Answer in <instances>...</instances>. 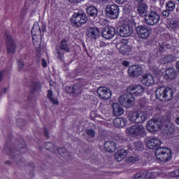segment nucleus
I'll use <instances>...</instances> for the list:
<instances>
[{"label": "nucleus", "mask_w": 179, "mask_h": 179, "mask_svg": "<svg viewBox=\"0 0 179 179\" xmlns=\"http://www.w3.org/2000/svg\"><path fill=\"white\" fill-rule=\"evenodd\" d=\"M174 62V57L172 55H167L164 56L161 62L164 65H166V64H169V62Z\"/></svg>", "instance_id": "c9c22d12"}, {"label": "nucleus", "mask_w": 179, "mask_h": 179, "mask_svg": "<svg viewBox=\"0 0 179 179\" xmlns=\"http://www.w3.org/2000/svg\"><path fill=\"white\" fill-rule=\"evenodd\" d=\"M143 68L139 64H133L129 66L127 73L130 78H138L142 75Z\"/></svg>", "instance_id": "ddd939ff"}, {"label": "nucleus", "mask_w": 179, "mask_h": 179, "mask_svg": "<svg viewBox=\"0 0 179 179\" xmlns=\"http://www.w3.org/2000/svg\"><path fill=\"white\" fill-rule=\"evenodd\" d=\"M145 179L155 178V172H150L148 171H144Z\"/></svg>", "instance_id": "49530a36"}, {"label": "nucleus", "mask_w": 179, "mask_h": 179, "mask_svg": "<svg viewBox=\"0 0 179 179\" xmlns=\"http://www.w3.org/2000/svg\"><path fill=\"white\" fill-rule=\"evenodd\" d=\"M17 127H19L20 129H23L24 128V125L27 124V122L24 119L18 118L16 120Z\"/></svg>", "instance_id": "ea45409f"}, {"label": "nucleus", "mask_w": 179, "mask_h": 179, "mask_svg": "<svg viewBox=\"0 0 179 179\" xmlns=\"http://www.w3.org/2000/svg\"><path fill=\"white\" fill-rule=\"evenodd\" d=\"M135 101V97L129 94H123L120 96L119 102L122 106L131 108L132 104Z\"/></svg>", "instance_id": "4468645a"}, {"label": "nucleus", "mask_w": 179, "mask_h": 179, "mask_svg": "<svg viewBox=\"0 0 179 179\" xmlns=\"http://www.w3.org/2000/svg\"><path fill=\"white\" fill-rule=\"evenodd\" d=\"M115 128H124L128 124V120L124 117H116L113 121Z\"/></svg>", "instance_id": "b1692460"}, {"label": "nucleus", "mask_w": 179, "mask_h": 179, "mask_svg": "<svg viewBox=\"0 0 179 179\" xmlns=\"http://www.w3.org/2000/svg\"><path fill=\"white\" fill-rule=\"evenodd\" d=\"M170 176L173 178L179 177V169L171 172Z\"/></svg>", "instance_id": "09e8293b"}, {"label": "nucleus", "mask_w": 179, "mask_h": 179, "mask_svg": "<svg viewBox=\"0 0 179 179\" xmlns=\"http://www.w3.org/2000/svg\"><path fill=\"white\" fill-rule=\"evenodd\" d=\"M166 135H171V134H173V132L171 131V128H169V126H166Z\"/></svg>", "instance_id": "4d7b16f0"}, {"label": "nucleus", "mask_w": 179, "mask_h": 179, "mask_svg": "<svg viewBox=\"0 0 179 179\" xmlns=\"http://www.w3.org/2000/svg\"><path fill=\"white\" fill-rule=\"evenodd\" d=\"M3 92H4V93H6V92H8V88H4Z\"/></svg>", "instance_id": "774afa93"}, {"label": "nucleus", "mask_w": 179, "mask_h": 179, "mask_svg": "<svg viewBox=\"0 0 179 179\" xmlns=\"http://www.w3.org/2000/svg\"><path fill=\"white\" fill-rule=\"evenodd\" d=\"M128 155V150L122 149L120 150L115 154V159L117 160V162H122L125 157H127Z\"/></svg>", "instance_id": "bb28decb"}, {"label": "nucleus", "mask_w": 179, "mask_h": 179, "mask_svg": "<svg viewBox=\"0 0 179 179\" xmlns=\"http://www.w3.org/2000/svg\"><path fill=\"white\" fill-rule=\"evenodd\" d=\"M29 167H31V170L34 171V169H36V165L33 162H30L28 164Z\"/></svg>", "instance_id": "052dcab7"}, {"label": "nucleus", "mask_w": 179, "mask_h": 179, "mask_svg": "<svg viewBox=\"0 0 179 179\" xmlns=\"http://www.w3.org/2000/svg\"><path fill=\"white\" fill-rule=\"evenodd\" d=\"M59 50L62 51H65L66 52H70L71 49H69V46H68V41L65 38H63L59 44Z\"/></svg>", "instance_id": "2f4dec72"}, {"label": "nucleus", "mask_w": 179, "mask_h": 179, "mask_svg": "<svg viewBox=\"0 0 179 179\" xmlns=\"http://www.w3.org/2000/svg\"><path fill=\"white\" fill-rule=\"evenodd\" d=\"M134 150H137L138 152L143 150V143H142L141 141L134 143Z\"/></svg>", "instance_id": "a19ab883"}, {"label": "nucleus", "mask_w": 179, "mask_h": 179, "mask_svg": "<svg viewBox=\"0 0 179 179\" xmlns=\"http://www.w3.org/2000/svg\"><path fill=\"white\" fill-rule=\"evenodd\" d=\"M66 92L68 94H78L79 93V85L78 84H75L73 86H66Z\"/></svg>", "instance_id": "7c9ffc66"}, {"label": "nucleus", "mask_w": 179, "mask_h": 179, "mask_svg": "<svg viewBox=\"0 0 179 179\" xmlns=\"http://www.w3.org/2000/svg\"><path fill=\"white\" fill-rule=\"evenodd\" d=\"M148 103V99L145 97H141L138 100V104L141 108H145L146 103Z\"/></svg>", "instance_id": "c03bdc74"}, {"label": "nucleus", "mask_w": 179, "mask_h": 179, "mask_svg": "<svg viewBox=\"0 0 179 179\" xmlns=\"http://www.w3.org/2000/svg\"><path fill=\"white\" fill-rule=\"evenodd\" d=\"M57 151L62 157L65 158V156H68V150L65 148H57Z\"/></svg>", "instance_id": "79ce46f5"}, {"label": "nucleus", "mask_w": 179, "mask_h": 179, "mask_svg": "<svg viewBox=\"0 0 179 179\" xmlns=\"http://www.w3.org/2000/svg\"><path fill=\"white\" fill-rule=\"evenodd\" d=\"M146 129L143 125L136 124L132 125L126 129V133L131 138H136L137 136H145Z\"/></svg>", "instance_id": "423d86ee"}, {"label": "nucleus", "mask_w": 179, "mask_h": 179, "mask_svg": "<svg viewBox=\"0 0 179 179\" xmlns=\"http://www.w3.org/2000/svg\"><path fill=\"white\" fill-rule=\"evenodd\" d=\"M117 30L121 37H129L134 33V28L129 24H123Z\"/></svg>", "instance_id": "dca6fc26"}, {"label": "nucleus", "mask_w": 179, "mask_h": 179, "mask_svg": "<svg viewBox=\"0 0 179 179\" xmlns=\"http://www.w3.org/2000/svg\"><path fill=\"white\" fill-rule=\"evenodd\" d=\"M145 145L148 149L152 150H157L160 149V145H162V141L157 137L150 136L145 139Z\"/></svg>", "instance_id": "9b49d317"}, {"label": "nucleus", "mask_w": 179, "mask_h": 179, "mask_svg": "<svg viewBox=\"0 0 179 179\" xmlns=\"http://www.w3.org/2000/svg\"><path fill=\"white\" fill-rule=\"evenodd\" d=\"M145 93V88L141 85H136L134 96H142Z\"/></svg>", "instance_id": "e433bc0d"}, {"label": "nucleus", "mask_w": 179, "mask_h": 179, "mask_svg": "<svg viewBox=\"0 0 179 179\" xmlns=\"http://www.w3.org/2000/svg\"><path fill=\"white\" fill-rule=\"evenodd\" d=\"M136 90V85H131L127 88V93L129 94V96H132L133 97L134 96H135Z\"/></svg>", "instance_id": "58836bf2"}, {"label": "nucleus", "mask_w": 179, "mask_h": 179, "mask_svg": "<svg viewBox=\"0 0 179 179\" xmlns=\"http://www.w3.org/2000/svg\"><path fill=\"white\" fill-rule=\"evenodd\" d=\"M169 29L173 31H177L179 29L178 21L172 20L169 24Z\"/></svg>", "instance_id": "f704fd0d"}, {"label": "nucleus", "mask_w": 179, "mask_h": 179, "mask_svg": "<svg viewBox=\"0 0 179 179\" xmlns=\"http://www.w3.org/2000/svg\"><path fill=\"white\" fill-rule=\"evenodd\" d=\"M155 156L159 163H167L171 159V150L167 147H160L155 150Z\"/></svg>", "instance_id": "7ed1b4c3"}, {"label": "nucleus", "mask_w": 179, "mask_h": 179, "mask_svg": "<svg viewBox=\"0 0 179 179\" xmlns=\"http://www.w3.org/2000/svg\"><path fill=\"white\" fill-rule=\"evenodd\" d=\"M113 115L115 117H120V115H122L124 114V108L120 103H114L112 106Z\"/></svg>", "instance_id": "a878e982"}, {"label": "nucleus", "mask_w": 179, "mask_h": 179, "mask_svg": "<svg viewBox=\"0 0 179 179\" xmlns=\"http://www.w3.org/2000/svg\"><path fill=\"white\" fill-rule=\"evenodd\" d=\"M99 29L96 27L90 28L87 34L88 38L90 40H97V36H99Z\"/></svg>", "instance_id": "cd10ccee"}, {"label": "nucleus", "mask_w": 179, "mask_h": 179, "mask_svg": "<svg viewBox=\"0 0 179 179\" xmlns=\"http://www.w3.org/2000/svg\"><path fill=\"white\" fill-rule=\"evenodd\" d=\"M136 13H138L141 17H143V16L145 17L148 13V4L142 2L138 3L136 6V12L134 10L129 11V16L131 18L135 17V16H136Z\"/></svg>", "instance_id": "1a4fd4ad"}, {"label": "nucleus", "mask_w": 179, "mask_h": 179, "mask_svg": "<svg viewBox=\"0 0 179 179\" xmlns=\"http://www.w3.org/2000/svg\"><path fill=\"white\" fill-rule=\"evenodd\" d=\"M41 83L40 81H32L31 83V90L29 92V95L27 97L28 101H31L33 100V96L34 93H37V92H40L41 90Z\"/></svg>", "instance_id": "a211bd4d"}, {"label": "nucleus", "mask_w": 179, "mask_h": 179, "mask_svg": "<svg viewBox=\"0 0 179 179\" xmlns=\"http://www.w3.org/2000/svg\"><path fill=\"white\" fill-rule=\"evenodd\" d=\"M31 33L34 40L36 38V36H41V28H40V25H38V24H34L31 30Z\"/></svg>", "instance_id": "c756f323"}, {"label": "nucleus", "mask_w": 179, "mask_h": 179, "mask_svg": "<svg viewBox=\"0 0 179 179\" xmlns=\"http://www.w3.org/2000/svg\"><path fill=\"white\" fill-rule=\"evenodd\" d=\"M6 45L7 46V54H15L17 45L15 43V40L12 38V36L8 32L5 33Z\"/></svg>", "instance_id": "f8f14e48"}, {"label": "nucleus", "mask_w": 179, "mask_h": 179, "mask_svg": "<svg viewBox=\"0 0 179 179\" xmlns=\"http://www.w3.org/2000/svg\"><path fill=\"white\" fill-rule=\"evenodd\" d=\"M128 119L134 124H142L148 120V113L145 112H127Z\"/></svg>", "instance_id": "39448f33"}, {"label": "nucleus", "mask_w": 179, "mask_h": 179, "mask_svg": "<svg viewBox=\"0 0 179 179\" xmlns=\"http://www.w3.org/2000/svg\"><path fill=\"white\" fill-rule=\"evenodd\" d=\"M162 75L166 80H174L177 78L178 73L174 68L169 67L162 73Z\"/></svg>", "instance_id": "aec40b11"}, {"label": "nucleus", "mask_w": 179, "mask_h": 179, "mask_svg": "<svg viewBox=\"0 0 179 179\" xmlns=\"http://www.w3.org/2000/svg\"><path fill=\"white\" fill-rule=\"evenodd\" d=\"M103 146L105 150L108 153H114L117 150V144L111 141H106Z\"/></svg>", "instance_id": "393cba45"}, {"label": "nucleus", "mask_w": 179, "mask_h": 179, "mask_svg": "<svg viewBox=\"0 0 179 179\" xmlns=\"http://www.w3.org/2000/svg\"><path fill=\"white\" fill-rule=\"evenodd\" d=\"M138 160H139L138 157L131 156V157H129V162L130 163H136V162H138Z\"/></svg>", "instance_id": "8fccbe9b"}, {"label": "nucleus", "mask_w": 179, "mask_h": 179, "mask_svg": "<svg viewBox=\"0 0 179 179\" xmlns=\"http://www.w3.org/2000/svg\"><path fill=\"white\" fill-rule=\"evenodd\" d=\"M141 83L144 85V86L150 87V86L155 85V77H153L152 74H145L142 76Z\"/></svg>", "instance_id": "5701e85b"}, {"label": "nucleus", "mask_w": 179, "mask_h": 179, "mask_svg": "<svg viewBox=\"0 0 179 179\" xmlns=\"http://www.w3.org/2000/svg\"><path fill=\"white\" fill-rule=\"evenodd\" d=\"M159 3L161 6H163L164 5V0H159Z\"/></svg>", "instance_id": "0e129e2a"}, {"label": "nucleus", "mask_w": 179, "mask_h": 179, "mask_svg": "<svg viewBox=\"0 0 179 179\" xmlns=\"http://www.w3.org/2000/svg\"><path fill=\"white\" fill-rule=\"evenodd\" d=\"M50 101H51L54 106H58L59 104V101L57 99L52 98V99H50Z\"/></svg>", "instance_id": "6e6d98bb"}, {"label": "nucleus", "mask_w": 179, "mask_h": 179, "mask_svg": "<svg viewBox=\"0 0 179 179\" xmlns=\"http://www.w3.org/2000/svg\"><path fill=\"white\" fill-rule=\"evenodd\" d=\"M5 73V70H2L0 71V82H2V80L3 79V74Z\"/></svg>", "instance_id": "680f3d73"}, {"label": "nucleus", "mask_w": 179, "mask_h": 179, "mask_svg": "<svg viewBox=\"0 0 179 179\" xmlns=\"http://www.w3.org/2000/svg\"><path fill=\"white\" fill-rule=\"evenodd\" d=\"M5 164H8V166H10V164H12V162L10 161H6L5 162Z\"/></svg>", "instance_id": "69168bd1"}, {"label": "nucleus", "mask_w": 179, "mask_h": 179, "mask_svg": "<svg viewBox=\"0 0 179 179\" xmlns=\"http://www.w3.org/2000/svg\"><path fill=\"white\" fill-rule=\"evenodd\" d=\"M115 28L113 27H106L103 30H102V37L106 40H111L115 36Z\"/></svg>", "instance_id": "4be33fe9"}, {"label": "nucleus", "mask_w": 179, "mask_h": 179, "mask_svg": "<svg viewBox=\"0 0 179 179\" xmlns=\"http://www.w3.org/2000/svg\"><path fill=\"white\" fill-rule=\"evenodd\" d=\"M44 148L46 150H49V152H52V150H55V145L51 142L45 143L44 145Z\"/></svg>", "instance_id": "37998d69"}, {"label": "nucleus", "mask_w": 179, "mask_h": 179, "mask_svg": "<svg viewBox=\"0 0 179 179\" xmlns=\"http://www.w3.org/2000/svg\"><path fill=\"white\" fill-rule=\"evenodd\" d=\"M55 57L57 59H59L60 61H64V51L61 49H56Z\"/></svg>", "instance_id": "4c0bfd02"}, {"label": "nucleus", "mask_w": 179, "mask_h": 179, "mask_svg": "<svg viewBox=\"0 0 179 179\" xmlns=\"http://www.w3.org/2000/svg\"><path fill=\"white\" fill-rule=\"evenodd\" d=\"M160 127L161 126L159 119L150 120L146 125V128L149 132H156L160 129Z\"/></svg>", "instance_id": "6ab92c4d"}, {"label": "nucleus", "mask_w": 179, "mask_h": 179, "mask_svg": "<svg viewBox=\"0 0 179 179\" xmlns=\"http://www.w3.org/2000/svg\"><path fill=\"white\" fill-rule=\"evenodd\" d=\"M165 9L162 13V16L169 17L172 12L176 10V1L169 0L166 3Z\"/></svg>", "instance_id": "f3484780"}, {"label": "nucleus", "mask_w": 179, "mask_h": 179, "mask_svg": "<svg viewBox=\"0 0 179 179\" xmlns=\"http://www.w3.org/2000/svg\"><path fill=\"white\" fill-rule=\"evenodd\" d=\"M101 99L103 100H108L111 99V90L107 88V87H99L96 91Z\"/></svg>", "instance_id": "412c9836"}, {"label": "nucleus", "mask_w": 179, "mask_h": 179, "mask_svg": "<svg viewBox=\"0 0 179 179\" xmlns=\"http://www.w3.org/2000/svg\"><path fill=\"white\" fill-rule=\"evenodd\" d=\"M145 22L148 26H155L160 23V13L156 10H150L145 14Z\"/></svg>", "instance_id": "0eeeda50"}, {"label": "nucleus", "mask_w": 179, "mask_h": 179, "mask_svg": "<svg viewBox=\"0 0 179 179\" xmlns=\"http://www.w3.org/2000/svg\"><path fill=\"white\" fill-rule=\"evenodd\" d=\"M123 66H129V62L124 60L122 62Z\"/></svg>", "instance_id": "e2e57ef3"}, {"label": "nucleus", "mask_w": 179, "mask_h": 179, "mask_svg": "<svg viewBox=\"0 0 179 179\" xmlns=\"http://www.w3.org/2000/svg\"><path fill=\"white\" fill-rule=\"evenodd\" d=\"M134 178L135 179H146L145 171L136 173L134 175Z\"/></svg>", "instance_id": "a18cd8bd"}, {"label": "nucleus", "mask_w": 179, "mask_h": 179, "mask_svg": "<svg viewBox=\"0 0 179 179\" xmlns=\"http://www.w3.org/2000/svg\"><path fill=\"white\" fill-rule=\"evenodd\" d=\"M115 3H118L119 5H124L128 2V0H114Z\"/></svg>", "instance_id": "5fc2aeb1"}, {"label": "nucleus", "mask_w": 179, "mask_h": 179, "mask_svg": "<svg viewBox=\"0 0 179 179\" xmlns=\"http://www.w3.org/2000/svg\"><path fill=\"white\" fill-rule=\"evenodd\" d=\"M85 134L87 136V139L88 142H92L91 139L94 138L96 136V131L93 129H87L85 131Z\"/></svg>", "instance_id": "72a5a7b5"}, {"label": "nucleus", "mask_w": 179, "mask_h": 179, "mask_svg": "<svg viewBox=\"0 0 179 179\" xmlns=\"http://www.w3.org/2000/svg\"><path fill=\"white\" fill-rule=\"evenodd\" d=\"M86 12L91 17H96L99 13L97 8L94 6H90L86 8Z\"/></svg>", "instance_id": "c85d7f7f"}, {"label": "nucleus", "mask_w": 179, "mask_h": 179, "mask_svg": "<svg viewBox=\"0 0 179 179\" xmlns=\"http://www.w3.org/2000/svg\"><path fill=\"white\" fill-rule=\"evenodd\" d=\"M136 30L140 38H142L143 40H147V38H149V36H150V30L148 26L139 25L136 28Z\"/></svg>", "instance_id": "2eb2a0df"}, {"label": "nucleus", "mask_w": 179, "mask_h": 179, "mask_svg": "<svg viewBox=\"0 0 179 179\" xmlns=\"http://www.w3.org/2000/svg\"><path fill=\"white\" fill-rule=\"evenodd\" d=\"M16 152L21 153V155H24L27 152V145H26L24 139H20L18 144H17V146H15V148L10 147L8 152L9 157L13 159L16 164H22V156L19 154H16Z\"/></svg>", "instance_id": "f257e3e1"}, {"label": "nucleus", "mask_w": 179, "mask_h": 179, "mask_svg": "<svg viewBox=\"0 0 179 179\" xmlns=\"http://www.w3.org/2000/svg\"><path fill=\"white\" fill-rule=\"evenodd\" d=\"M155 96L157 100L159 101H170V100H173V97H174V92H173V89L170 87H159L155 90Z\"/></svg>", "instance_id": "f03ea898"}, {"label": "nucleus", "mask_w": 179, "mask_h": 179, "mask_svg": "<svg viewBox=\"0 0 179 179\" xmlns=\"http://www.w3.org/2000/svg\"><path fill=\"white\" fill-rule=\"evenodd\" d=\"M52 96H53L52 90H48V94H47L48 99L49 100H52L53 99Z\"/></svg>", "instance_id": "3c124183"}, {"label": "nucleus", "mask_w": 179, "mask_h": 179, "mask_svg": "<svg viewBox=\"0 0 179 179\" xmlns=\"http://www.w3.org/2000/svg\"><path fill=\"white\" fill-rule=\"evenodd\" d=\"M32 41H33V44L35 50H36V51H38V50L41 48V39H40V35H36L34 39L33 38V36H32Z\"/></svg>", "instance_id": "473e14b6"}, {"label": "nucleus", "mask_w": 179, "mask_h": 179, "mask_svg": "<svg viewBox=\"0 0 179 179\" xmlns=\"http://www.w3.org/2000/svg\"><path fill=\"white\" fill-rule=\"evenodd\" d=\"M70 20L74 27H81L83 24H86V23H87L89 18L87 17V15H86L85 12L82 11L74 13Z\"/></svg>", "instance_id": "20e7f679"}, {"label": "nucleus", "mask_w": 179, "mask_h": 179, "mask_svg": "<svg viewBox=\"0 0 179 179\" xmlns=\"http://www.w3.org/2000/svg\"><path fill=\"white\" fill-rule=\"evenodd\" d=\"M128 39H122L119 47V52L122 55H132L134 54V47L129 45Z\"/></svg>", "instance_id": "9d476101"}, {"label": "nucleus", "mask_w": 179, "mask_h": 179, "mask_svg": "<svg viewBox=\"0 0 179 179\" xmlns=\"http://www.w3.org/2000/svg\"><path fill=\"white\" fill-rule=\"evenodd\" d=\"M43 131H44V136H45L46 139H49L50 134H49L48 129H47V127H44Z\"/></svg>", "instance_id": "603ef678"}, {"label": "nucleus", "mask_w": 179, "mask_h": 179, "mask_svg": "<svg viewBox=\"0 0 179 179\" xmlns=\"http://www.w3.org/2000/svg\"><path fill=\"white\" fill-rule=\"evenodd\" d=\"M134 1H136V2L141 3V2H143V1L145 0H134Z\"/></svg>", "instance_id": "338daca9"}, {"label": "nucleus", "mask_w": 179, "mask_h": 179, "mask_svg": "<svg viewBox=\"0 0 179 179\" xmlns=\"http://www.w3.org/2000/svg\"><path fill=\"white\" fill-rule=\"evenodd\" d=\"M41 62H42L43 68H47V60H45V59H44V58H42Z\"/></svg>", "instance_id": "bf43d9fd"}, {"label": "nucleus", "mask_w": 179, "mask_h": 179, "mask_svg": "<svg viewBox=\"0 0 179 179\" xmlns=\"http://www.w3.org/2000/svg\"><path fill=\"white\" fill-rule=\"evenodd\" d=\"M105 12L108 19H118V16H120V6L117 4H108Z\"/></svg>", "instance_id": "6e6552de"}, {"label": "nucleus", "mask_w": 179, "mask_h": 179, "mask_svg": "<svg viewBox=\"0 0 179 179\" xmlns=\"http://www.w3.org/2000/svg\"><path fill=\"white\" fill-rule=\"evenodd\" d=\"M12 134H9L8 136V139L6 141V145H4L5 149H6V148H8V146H9V144L10 143V141H12Z\"/></svg>", "instance_id": "de8ad7c7"}, {"label": "nucleus", "mask_w": 179, "mask_h": 179, "mask_svg": "<svg viewBox=\"0 0 179 179\" xmlns=\"http://www.w3.org/2000/svg\"><path fill=\"white\" fill-rule=\"evenodd\" d=\"M70 3H80L83 0H67Z\"/></svg>", "instance_id": "13d9d810"}, {"label": "nucleus", "mask_w": 179, "mask_h": 179, "mask_svg": "<svg viewBox=\"0 0 179 179\" xmlns=\"http://www.w3.org/2000/svg\"><path fill=\"white\" fill-rule=\"evenodd\" d=\"M24 68V63L23 62L18 60V71H22Z\"/></svg>", "instance_id": "864d4df0"}]
</instances>
